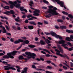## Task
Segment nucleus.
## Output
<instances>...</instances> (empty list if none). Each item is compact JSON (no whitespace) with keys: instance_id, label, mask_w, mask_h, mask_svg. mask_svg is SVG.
Wrapping results in <instances>:
<instances>
[{"instance_id":"53","label":"nucleus","mask_w":73,"mask_h":73,"mask_svg":"<svg viewBox=\"0 0 73 73\" xmlns=\"http://www.w3.org/2000/svg\"><path fill=\"white\" fill-rule=\"evenodd\" d=\"M2 63H3V64H8V62H5V61H3L2 62Z\"/></svg>"},{"instance_id":"51","label":"nucleus","mask_w":73,"mask_h":73,"mask_svg":"<svg viewBox=\"0 0 73 73\" xmlns=\"http://www.w3.org/2000/svg\"><path fill=\"white\" fill-rule=\"evenodd\" d=\"M35 41H37L38 40V38L37 37H35Z\"/></svg>"},{"instance_id":"15","label":"nucleus","mask_w":73,"mask_h":73,"mask_svg":"<svg viewBox=\"0 0 73 73\" xmlns=\"http://www.w3.org/2000/svg\"><path fill=\"white\" fill-rule=\"evenodd\" d=\"M39 50H42L43 51H44V52H48V53L49 54H50V52L48 51V50L46 49H43L42 50V49L41 48H38Z\"/></svg>"},{"instance_id":"25","label":"nucleus","mask_w":73,"mask_h":73,"mask_svg":"<svg viewBox=\"0 0 73 73\" xmlns=\"http://www.w3.org/2000/svg\"><path fill=\"white\" fill-rule=\"evenodd\" d=\"M57 22H58L59 23H62L63 22V20L61 19H58L56 20Z\"/></svg>"},{"instance_id":"35","label":"nucleus","mask_w":73,"mask_h":73,"mask_svg":"<svg viewBox=\"0 0 73 73\" xmlns=\"http://www.w3.org/2000/svg\"><path fill=\"white\" fill-rule=\"evenodd\" d=\"M55 37L56 38H59V37H60V35H57L56 34V35H55Z\"/></svg>"},{"instance_id":"24","label":"nucleus","mask_w":73,"mask_h":73,"mask_svg":"<svg viewBox=\"0 0 73 73\" xmlns=\"http://www.w3.org/2000/svg\"><path fill=\"white\" fill-rule=\"evenodd\" d=\"M9 8L10 7L8 6H5L4 7H3L4 9H9Z\"/></svg>"},{"instance_id":"42","label":"nucleus","mask_w":73,"mask_h":73,"mask_svg":"<svg viewBox=\"0 0 73 73\" xmlns=\"http://www.w3.org/2000/svg\"><path fill=\"white\" fill-rule=\"evenodd\" d=\"M2 3H5V4H7L8 5H9V3H7V2H6V1H3L2 0Z\"/></svg>"},{"instance_id":"58","label":"nucleus","mask_w":73,"mask_h":73,"mask_svg":"<svg viewBox=\"0 0 73 73\" xmlns=\"http://www.w3.org/2000/svg\"><path fill=\"white\" fill-rule=\"evenodd\" d=\"M62 19H63V20H65V16H62Z\"/></svg>"},{"instance_id":"28","label":"nucleus","mask_w":73,"mask_h":73,"mask_svg":"<svg viewBox=\"0 0 73 73\" xmlns=\"http://www.w3.org/2000/svg\"><path fill=\"white\" fill-rule=\"evenodd\" d=\"M68 16V17H69V18H70V19H73V16L71 14H69Z\"/></svg>"},{"instance_id":"45","label":"nucleus","mask_w":73,"mask_h":73,"mask_svg":"<svg viewBox=\"0 0 73 73\" xmlns=\"http://www.w3.org/2000/svg\"><path fill=\"white\" fill-rule=\"evenodd\" d=\"M26 17L27 15H24L22 16V18H23V19H25V18H26Z\"/></svg>"},{"instance_id":"19","label":"nucleus","mask_w":73,"mask_h":73,"mask_svg":"<svg viewBox=\"0 0 73 73\" xmlns=\"http://www.w3.org/2000/svg\"><path fill=\"white\" fill-rule=\"evenodd\" d=\"M64 48L65 49H67V50H68L69 51H72V50H73V49H72V48H68V47L66 46V47H64Z\"/></svg>"},{"instance_id":"50","label":"nucleus","mask_w":73,"mask_h":73,"mask_svg":"<svg viewBox=\"0 0 73 73\" xmlns=\"http://www.w3.org/2000/svg\"><path fill=\"white\" fill-rule=\"evenodd\" d=\"M59 38L60 39V40H61V41L62 40H62V37L61 36H60V35L59 37Z\"/></svg>"},{"instance_id":"10","label":"nucleus","mask_w":73,"mask_h":73,"mask_svg":"<svg viewBox=\"0 0 73 73\" xmlns=\"http://www.w3.org/2000/svg\"><path fill=\"white\" fill-rule=\"evenodd\" d=\"M65 42V41H64V40H59L58 41V43L59 44H62V46L63 47H65V44H64Z\"/></svg>"},{"instance_id":"2","label":"nucleus","mask_w":73,"mask_h":73,"mask_svg":"<svg viewBox=\"0 0 73 73\" xmlns=\"http://www.w3.org/2000/svg\"><path fill=\"white\" fill-rule=\"evenodd\" d=\"M59 50L60 51L57 49H55V50L56 52H58L56 53V54L57 56H60V57H62L64 58L66 57V58L68 60L69 59V57H68V56L66 55V54H64V55H62L60 53L61 52L62 53H63V50H62V48H60V49Z\"/></svg>"},{"instance_id":"36","label":"nucleus","mask_w":73,"mask_h":73,"mask_svg":"<svg viewBox=\"0 0 73 73\" xmlns=\"http://www.w3.org/2000/svg\"><path fill=\"white\" fill-rule=\"evenodd\" d=\"M10 8H11V9H13V8H14V5L13 4H12V5H10Z\"/></svg>"},{"instance_id":"44","label":"nucleus","mask_w":73,"mask_h":73,"mask_svg":"<svg viewBox=\"0 0 73 73\" xmlns=\"http://www.w3.org/2000/svg\"><path fill=\"white\" fill-rule=\"evenodd\" d=\"M63 68L65 70H67L68 69V68L64 66H63Z\"/></svg>"},{"instance_id":"26","label":"nucleus","mask_w":73,"mask_h":73,"mask_svg":"<svg viewBox=\"0 0 73 73\" xmlns=\"http://www.w3.org/2000/svg\"><path fill=\"white\" fill-rule=\"evenodd\" d=\"M24 43L26 44H28L29 43V41L28 40H26L24 41Z\"/></svg>"},{"instance_id":"43","label":"nucleus","mask_w":73,"mask_h":73,"mask_svg":"<svg viewBox=\"0 0 73 73\" xmlns=\"http://www.w3.org/2000/svg\"><path fill=\"white\" fill-rule=\"evenodd\" d=\"M63 64H64V65H66V66L68 67V68H70V67L69 66V65H68L67 64H66V63L64 62L63 63Z\"/></svg>"},{"instance_id":"5","label":"nucleus","mask_w":73,"mask_h":73,"mask_svg":"<svg viewBox=\"0 0 73 73\" xmlns=\"http://www.w3.org/2000/svg\"><path fill=\"white\" fill-rule=\"evenodd\" d=\"M53 1H56V2H57V4L60 5L61 7H64V8L65 9H66V7L63 5L64 4V2L60 1L59 0H53Z\"/></svg>"},{"instance_id":"29","label":"nucleus","mask_w":73,"mask_h":73,"mask_svg":"<svg viewBox=\"0 0 73 73\" xmlns=\"http://www.w3.org/2000/svg\"><path fill=\"white\" fill-rule=\"evenodd\" d=\"M66 32L67 33H72V30H70L68 29H66Z\"/></svg>"},{"instance_id":"49","label":"nucleus","mask_w":73,"mask_h":73,"mask_svg":"<svg viewBox=\"0 0 73 73\" xmlns=\"http://www.w3.org/2000/svg\"><path fill=\"white\" fill-rule=\"evenodd\" d=\"M10 4H13V3L12 2V1H9L8 2Z\"/></svg>"},{"instance_id":"37","label":"nucleus","mask_w":73,"mask_h":73,"mask_svg":"<svg viewBox=\"0 0 73 73\" xmlns=\"http://www.w3.org/2000/svg\"><path fill=\"white\" fill-rule=\"evenodd\" d=\"M5 26L6 29L7 30V31H9V27H8V26L7 25H5Z\"/></svg>"},{"instance_id":"12","label":"nucleus","mask_w":73,"mask_h":73,"mask_svg":"<svg viewBox=\"0 0 73 73\" xmlns=\"http://www.w3.org/2000/svg\"><path fill=\"white\" fill-rule=\"evenodd\" d=\"M24 70H21V73H27V70H28V68L25 67L24 69Z\"/></svg>"},{"instance_id":"38","label":"nucleus","mask_w":73,"mask_h":73,"mask_svg":"<svg viewBox=\"0 0 73 73\" xmlns=\"http://www.w3.org/2000/svg\"><path fill=\"white\" fill-rule=\"evenodd\" d=\"M43 3H46V4H48L49 2H48L45 0H43Z\"/></svg>"},{"instance_id":"33","label":"nucleus","mask_w":73,"mask_h":73,"mask_svg":"<svg viewBox=\"0 0 73 73\" xmlns=\"http://www.w3.org/2000/svg\"><path fill=\"white\" fill-rule=\"evenodd\" d=\"M45 42H46V44L47 43H48V44H50V41L48 39H46V40H45Z\"/></svg>"},{"instance_id":"57","label":"nucleus","mask_w":73,"mask_h":73,"mask_svg":"<svg viewBox=\"0 0 73 73\" xmlns=\"http://www.w3.org/2000/svg\"><path fill=\"white\" fill-rule=\"evenodd\" d=\"M1 39L3 40V41H6V39L3 37L1 38Z\"/></svg>"},{"instance_id":"41","label":"nucleus","mask_w":73,"mask_h":73,"mask_svg":"<svg viewBox=\"0 0 73 73\" xmlns=\"http://www.w3.org/2000/svg\"><path fill=\"white\" fill-rule=\"evenodd\" d=\"M13 5L14 6H15L16 4H17V1H15L13 2Z\"/></svg>"},{"instance_id":"20","label":"nucleus","mask_w":73,"mask_h":73,"mask_svg":"<svg viewBox=\"0 0 73 73\" xmlns=\"http://www.w3.org/2000/svg\"><path fill=\"white\" fill-rule=\"evenodd\" d=\"M29 23L30 24L33 25H36V23L33 21H30Z\"/></svg>"},{"instance_id":"8","label":"nucleus","mask_w":73,"mask_h":73,"mask_svg":"<svg viewBox=\"0 0 73 73\" xmlns=\"http://www.w3.org/2000/svg\"><path fill=\"white\" fill-rule=\"evenodd\" d=\"M3 13L5 14V15H9V14L10 13L12 14V15H13L14 14V12L13 11L11 10H10V11H6L5 12H3Z\"/></svg>"},{"instance_id":"39","label":"nucleus","mask_w":73,"mask_h":73,"mask_svg":"<svg viewBox=\"0 0 73 73\" xmlns=\"http://www.w3.org/2000/svg\"><path fill=\"white\" fill-rule=\"evenodd\" d=\"M14 43L15 44H19V40H15L14 42Z\"/></svg>"},{"instance_id":"52","label":"nucleus","mask_w":73,"mask_h":73,"mask_svg":"<svg viewBox=\"0 0 73 73\" xmlns=\"http://www.w3.org/2000/svg\"><path fill=\"white\" fill-rule=\"evenodd\" d=\"M32 66L33 68V69H36V66L35 65H32Z\"/></svg>"},{"instance_id":"64","label":"nucleus","mask_w":73,"mask_h":73,"mask_svg":"<svg viewBox=\"0 0 73 73\" xmlns=\"http://www.w3.org/2000/svg\"><path fill=\"white\" fill-rule=\"evenodd\" d=\"M70 38L73 39V35H71L70 36Z\"/></svg>"},{"instance_id":"40","label":"nucleus","mask_w":73,"mask_h":73,"mask_svg":"<svg viewBox=\"0 0 73 73\" xmlns=\"http://www.w3.org/2000/svg\"><path fill=\"white\" fill-rule=\"evenodd\" d=\"M32 17V15L31 14H29L27 16V18H30V17Z\"/></svg>"},{"instance_id":"34","label":"nucleus","mask_w":73,"mask_h":73,"mask_svg":"<svg viewBox=\"0 0 73 73\" xmlns=\"http://www.w3.org/2000/svg\"><path fill=\"white\" fill-rule=\"evenodd\" d=\"M19 60H23L24 59V58L23 57V56H20L19 57Z\"/></svg>"},{"instance_id":"18","label":"nucleus","mask_w":73,"mask_h":73,"mask_svg":"<svg viewBox=\"0 0 73 73\" xmlns=\"http://www.w3.org/2000/svg\"><path fill=\"white\" fill-rule=\"evenodd\" d=\"M50 34L52 36H54V37H55V36L56 35V33L53 32V31H51L50 32Z\"/></svg>"},{"instance_id":"21","label":"nucleus","mask_w":73,"mask_h":73,"mask_svg":"<svg viewBox=\"0 0 73 73\" xmlns=\"http://www.w3.org/2000/svg\"><path fill=\"white\" fill-rule=\"evenodd\" d=\"M28 28L29 29L32 30V29H33L34 27L32 25H29L28 26Z\"/></svg>"},{"instance_id":"56","label":"nucleus","mask_w":73,"mask_h":73,"mask_svg":"<svg viewBox=\"0 0 73 73\" xmlns=\"http://www.w3.org/2000/svg\"><path fill=\"white\" fill-rule=\"evenodd\" d=\"M37 24L38 25H42V23L40 22H38Z\"/></svg>"},{"instance_id":"62","label":"nucleus","mask_w":73,"mask_h":73,"mask_svg":"<svg viewBox=\"0 0 73 73\" xmlns=\"http://www.w3.org/2000/svg\"><path fill=\"white\" fill-rule=\"evenodd\" d=\"M21 38L23 39H24V40H27V37H22Z\"/></svg>"},{"instance_id":"55","label":"nucleus","mask_w":73,"mask_h":73,"mask_svg":"<svg viewBox=\"0 0 73 73\" xmlns=\"http://www.w3.org/2000/svg\"><path fill=\"white\" fill-rule=\"evenodd\" d=\"M25 23H29V21H28V20L27 19H26L25 20Z\"/></svg>"},{"instance_id":"60","label":"nucleus","mask_w":73,"mask_h":73,"mask_svg":"<svg viewBox=\"0 0 73 73\" xmlns=\"http://www.w3.org/2000/svg\"><path fill=\"white\" fill-rule=\"evenodd\" d=\"M7 30H3V31H2V33H7Z\"/></svg>"},{"instance_id":"7","label":"nucleus","mask_w":73,"mask_h":73,"mask_svg":"<svg viewBox=\"0 0 73 73\" xmlns=\"http://www.w3.org/2000/svg\"><path fill=\"white\" fill-rule=\"evenodd\" d=\"M35 44H36L37 45H45L46 43L44 42L42 40H40V42H35Z\"/></svg>"},{"instance_id":"6","label":"nucleus","mask_w":73,"mask_h":73,"mask_svg":"<svg viewBox=\"0 0 73 73\" xmlns=\"http://www.w3.org/2000/svg\"><path fill=\"white\" fill-rule=\"evenodd\" d=\"M3 68H5L4 70H8L10 69H12V70H16V68H15L14 67H12L11 66H4Z\"/></svg>"},{"instance_id":"59","label":"nucleus","mask_w":73,"mask_h":73,"mask_svg":"<svg viewBox=\"0 0 73 73\" xmlns=\"http://www.w3.org/2000/svg\"><path fill=\"white\" fill-rule=\"evenodd\" d=\"M70 66L71 67H73V63L72 62H70Z\"/></svg>"},{"instance_id":"32","label":"nucleus","mask_w":73,"mask_h":73,"mask_svg":"<svg viewBox=\"0 0 73 73\" xmlns=\"http://www.w3.org/2000/svg\"><path fill=\"white\" fill-rule=\"evenodd\" d=\"M18 41H19V42L20 43V42H24V41L22 39H18Z\"/></svg>"},{"instance_id":"63","label":"nucleus","mask_w":73,"mask_h":73,"mask_svg":"<svg viewBox=\"0 0 73 73\" xmlns=\"http://www.w3.org/2000/svg\"><path fill=\"white\" fill-rule=\"evenodd\" d=\"M40 61H41H41H43L44 60V59L42 58V57L40 58Z\"/></svg>"},{"instance_id":"48","label":"nucleus","mask_w":73,"mask_h":73,"mask_svg":"<svg viewBox=\"0 0 73 73\" xmlns=\"http://www.w3.org/2000/svg\"><path fill=\"white\" fill-rule=\"evenodd\" d=\"M44 33L46 34V35H50V33H46V32H44Z\"/></svg>"},{"instance_id":"23","label":"nucleus","mask_w":73,"mask_h":73,"mask_svg":"<svg viewBox=\"0 0 73 73\" xmlns=\"http://www.w3.org/2000/svg\"><path fill=\"white\" fill-rule=\"evenodd\" d=\"M15 7L17 8H18L19 9H20V4L18 3L15 5Z\"/></svg>"},{"instance_id":"31","label":"nucleus","mask_w":73,"mask_h":73,"mask_svg":"<svg viewBox=\"0 0 73 73\" xmlns=\"http://www.w3.org/2000/svg\"><path fill=\"white\" fill-rule=\"evenodd\" d=\"M62 13L63 14H65L66 15H69V13L64 11L62 12Z\"/></svg>"},{"instance_id":"61","label":"nucleus","mask_w":73,"mask_h":73,"mask_svg":"<svg viewBox=\"0 0 73 73\" xmlns=\"http://www.w3.org/2000/svg\"><path fill=\"white\" fill-rule=\"evenodd\" d=\"M50 54H46V57H50Z\"/></svg>"},{"instance_id":"54","label":"nucleus","mask_w":73,"mask_h":73,"mask_svg":"<svg viewBox=\"0 0 73 73\" xmlns=\"http://www.w3.org/2000/svg\"><path fill=\"white\" fill-rule=\"evenodd\" d=\"M42 8V9H47V7H43Z\"/></svg>"},{"instance_id":"22","label":"nucleus","mask_w":73,"mask_h":73,"mask_svg":"<svg viewBox=\"0 0 73 73\" xmlns=\"http://www.w3.org/2000/svg\"><path fill=\"white\" fill-rule=\"evenodd\" d=\"M28 46L29 48H35V47H36V46L33 44H31L29 45Z\"/></svg>"},{"instance_id":"11","label":"nucleus","mask_w":73,"mask_h":73,"mask_svg":"<svg viewBox=\"0 0 73 73\" xmlns=\"http://www.w3.org/2000/svg\"><path fill=\"white\" fill-rule=\"evenodd\" d=\"M46 62L48 64H51L52 65H54L55 67H56L57 65H56V64H55L54 63H53V62H52V61H51V60H46Z\"/></svg>"},{"instance_id":"17","label":"nucleus","mask_w":73,"mask_h":73,"mask_svg":"<svg viewBox=\"0 0 73 73\" xmlns=\"http://www.w3.org/2000/svg\"><path fill=\"white\" fill-rule=\"evenodd\" d=\"M15 68H17L18 69H17V71L18 72H20L21 71L20 68V66H16Z\"/></svg>"},{"instance_id":"1","label":"nucleus","mask_w":73,"mask_h":73,"mask_svg":"<svg viewBox=\"0 0 73 73\" xmlns=\"http://www.w3.org/2000/svg\"><path fill=\"white\" fill-rule=\"evenodd\" d=\"M48 8H49V9H48V11H47L46 12L50 14H48L47 15H48L45 16L46 18H49L51 16H53V15H58V13L56 11L57 9V8L55 7L53 8V6H49ZM53 8V9H52Z\"/></svg>"},{"instance_id":"13","label":"nucleus","mask_w":73,"mask_h":73,"mask_svg":"<svg viewBox=\"0 0 73 73\" xmlns=\"http://www.w3.org/2000/svg\"><path fill=\"white\" fill-rule=\"evenodd\" d=\"M17 18L15 19V20L17 22H22L23 20L21 19H20V18L19 17H17Z\"/></svg>"},{"instance_id":"27","label":"nucleus","mask_w":73,"mask_h":73,"mask_svg":"<svg viewBox=\"0 0 73 73\" xmlns=\"http://www.w3.org/2000/svg\"><path fill=\"white\" fill-rule=\"evenodd\" d=\"M70 38L69 37H66V41H69V42H70Z\"/></svg>"},{"instance_id":"4","label":"nucleus","mask_w":73,"mask_h":73,"mask_svg":"<svg viewBox=\"0 0 73 73\" xmlns=\"http://www.w3.org/2000/svg\"><path fill=\"white\" fill-rule=\"evenodd\" d=\"M30 8H31V9H33V10H34V11H35L33 12V15H34V16H40V14L38 13L40 12V10L34 9V8L31 7H30Z\"/></svg>"},{"instance_id":"16","label":"nucleus","mask_w":73,"mask_h":73,"mask_svg":"<svg viewBox=\"0 0 73 73\" xmlns=\"http://www.w3.org/2000/svg\"><path fill=\"white\" fill-rule=\"evenodd\" d=\"M60 27L61 29H66L67 28V27L64 25L60 26Z\"/></svg>"},{"instance_id":"46","label":"nucleus","mask_w":73,"mask_h":73,"mask_svg":"<svg viewBox=\"0 0 73 73\" xmlns=\"http://www.w3.org/2000/svg\"><path fill=\"white\" fill-rule=\"evenodd\" d=\"M21 46H22V45H21L19 47H18V48H17L16 49V50H19L21 48Z\"/></svg>"},{"instance_id":"47","label":"nucleus","mask_w":73,"mask_h":73,"mask_svg":"<svg viewBox=\"0 0 73 73\" xmlns=\"http://www.w3.org/2000/svg\"><path fill=\"white\" fill-rule=\"evenodd\" d=\"M57 45V47L59 49V50L61 48V47H60V45L58 44Z\"/></svg>"},{"instance_id":"3","label":"nucleus","mask_w":73,"mask_h":73,"mask_svg":"<svg viewBox=\"0 0 73 73\" xmlns=\"http://www.w3.org/2000/svg\"><path fill=\"white\" fill-rule=\"evenodd\" d=\"M17 51H13L11 52H8L7 54V55H4L3 56V58H14V57L12 56H15L16 54L15 53H16Z\"/></svg>"},{"instance_id":"9","label":"nucleus","mask_w":73,"mask_h":73,"mask_svg":"<svg viewBox=\"0 0 73 73\" xmlns=\"http://www.w3.org/2000/svg\"><path fill=\"white\" fill-rule=\"evenodd\" d=\"M25 54L26 55H27L28 56H36V55L34 53H31L30 52H25Z\"/></svg>"},{"instance_id":"30","label":"nucleus","mask_w":73,"mask_h":73,"mask_svg":"<svg viewBox=\"0 0 73 73\" xmlns=\"http://www.w3.org/2000/svg\"><path fill=\"white\" fill-rule=\"evenodd\" d=\"M52 68H53L52 67L49 66H47V67L46 68V69H52Z\"/></svg>"},{"instance_id":"14","label":"nucleus","mask_w":73,"mask_h":73,"mask_svg":"<svg viewBox=\"0 0 73 73\" xmlns=\"http://www.w3.org/2000/svg\"><path fill=\"white\" fill-rule=\"evenodd\" d=\"M20 10L21 11H22L23 12V11H25L26 13H27L28 12V11H27V10L26 9H24V7H20Z\"/></svg>"}]
</instances>
